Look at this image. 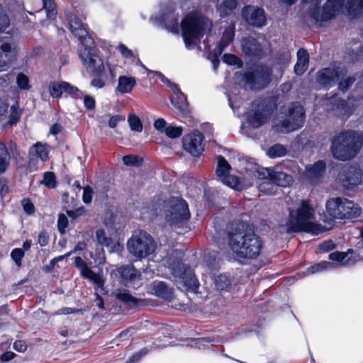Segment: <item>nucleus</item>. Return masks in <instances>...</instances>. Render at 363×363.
Returning a JSON list of instances; mask_svg holds the SVG:
<instances>
[{"label": "nucleus", "instance_id": "nucleus-1", "mask_svg": "<svg viewBox=\"0 0 363 363\" xmlns=\"http://www.w3.org/2000/svg\"><path fill=\"white\" fill-rule=\"evenodd\" d=\"M243 224H236L228 233V245L238 258L255 259L262 249V241L253 231L247 230Z\"/></svg>", "mask_w": 363, "mask_h": 363}, {"label": "nucleus", "instance_id": "nucleus-2", "mask_svg": "<svg viewBox=\"0 0 363 363\" xmlns=\"http://www.w3.org/2000/svg\"><path fill=\"white\" fill-rule=\"evenodd\" d=\"M315 211L309 200H301L296 209H289V216L286 223L288 233L306 232L316 235L326 230L325 227L318 223L315 219Z\"/></svg>", "mask_w": 363, "mask_h": 363}, {"label": "nucleus", "instance_id": "nucleus-3", "mask_svg": "<svg viewBox=\"0 0 363 363\" xmlns=\"http://www.w3.org/2000/svg\"><path fill=\"white\" fill-rule=\"evenodd\" d=\"M212 21L198 11H192L183 18V41L187 48L199 45L212 29Z\"/></svg>", "mask_w": 363, "mask_h": 363}, {"label": "nucleus", "instance_id": "nucleus-4", "mask_svg": "<svg viewBox=\"0 0 363 363\" xmlns=\"http://www.w3.org/2000/svg\"><path fill=\"white\" fill-rule=\"evenodd\" d=\"M363 145L362 136L354 131H342L332 140L331 151L339 160L354 157Z\"/></svg>", "mask_w": 363, "mask_h": 363}, {"label": "nucleus", "instance_id": "nucleus-5", "mask_svg": "<svg viewBox=\"0 0 363 363\" xmlns=\"http://www.w3.org/2000/svg\"><path fill=\"white\" fill-rule=\"evenodd\" d=\"M279 97V95L272 96L253 101L246 112V121L249 125L258 128L269 122L277 108Z\"/></svg>", "mask_w": 363, "mask_h": 363}, {"label": "nucleus", "instance_id": "nucleus-6", "mask_svg": "<svg viewBox=\"0 0 363 363\" xmlns=\"http://www.w3.org/2000/svg\"><path fill=\"white\" fill-rule=\"evenodd\" d=\"M157 248L154 238L145 230H134L127 242V250L134 257L142 259L152 254Z\"/></svg>", "mask_w": 363, "mask_h": 363}, {"label": "nucleus", "instance_id": "nucleus-7", "mask_svg": "<svg viewBox=\"0 0 363 363\" xmlns=\"http://www.w3.org/2000/svg\"><path fill=\"white\" fill-rule=\"evenodd\" d=\"M281 120L277 125L281 130L292 132L303 127L306 114L303 106L299 102H291L280 108Z\"/></svg>", "mask_w": 363, "mask_h": 363}, {"label": "nucleus", "instance_id": "nucleus-8", "mask_svg": "<svg viewBox=\"0 0 363 363\" xmlns=\"http://www.w3.org/2000/svg\"><path fill=\"white\" fill-rule=\"evenodd\" d=\"M325 206L328 214L334 219H353L362 213V209L357 203L345 197L330 198L327 201Z\"/></svg>", "mask_w": 363, "mask_h": 363}, {"label": "nucleus", "instance_id": "nucleus-9", "mask_svg": "<svg viewBox=\"0 0 363 363\" xmlns=\"http://www.w3.org/2000/svg\"><path fill=\"white\" fill-rule=\"evenodd\" d=\"M98 49L95 45L87 46L83 45L79 52V55L84 65L88 66L96 78H94L91 84L96 89L104 87L105 83L100 77L105 73V67L102 59L97 54Z\"/></svg>", "mask_w": 363, "mask_h": 363}, {"label": "nucleus", "instance_id": "nucleus-10", "mask_svg": "<svg viewBox=\"0 0 363 363\" xmlns=\"http://www.w3.org/2000/svg\"><path fill=\"white\" fill-rule=\"evenodd\" d=\"M272 69L264 64L253 66L242 74V81L254 89L262 90L267 87L272 81Z\"/></svg>", "mask_w": 363, "mask_h": 363}, {"label": "nucleus", "instance_id": "nucleus-11", "mask_svg": "<svg viewBox=\"0 0 363 363\" xmlns=\"http://www.w3.org/2000/svg\"><path fill=\"white\" fill-rule=\"evenodd\" d=\"M176 10L175 4L168 2L162 7L160 13L155 16V21L169 32L179 34L182 28V22H179V16Z\"/></svg>", "mask_w": 363, "mask_h": 363}, {"label": "nucleus", "instance_id": "nucleus-12", "mask_svg": "<svg viewBox=\"0 0 363 363\" xmlns=\"http://www.w3.org/2000/svg\"><path fill=\"white\" fill-rule=\"evenodd\" d=\"M347 69L345 67L337 65L335 62L330 67H324L316 73V82L322 87L329 89L337 84V82L345 77Z\"/></svg>", "mask_w": 363, "mask_h": 363}, {"label": "nucleus", "instance_id": "nucleus-13", "mask_svg": "<svg viewBox=\"0 0 363 363\" xmlns=\"http://www.w3.org/2000/svg\"><path fill=\"white\" fill-rule=\"evenodd\" d=\"M163 213L165 220L170 225H177L182 221V201L179 198H171L163 201Z\"/></svg>", "mask_w": 363, "mask_h": 363}, {"label": "nucleus", "instance_id": "nucleus-14", "mask_svg": "<svg viewBox=\"0 0 363 363\" xmlns=\"http://www.w3.org/2000/svg\"><path fill=\"white\" fill-rule=\"evenodd\" d=\"M241 50L245 57L250 60L259 61L264 56V50L257 39L247 36L242 38Z\"/></svg>", "mask_w": 363, "mask_h": 363}, {"label": "nucleus", "instance_id": "nucleus-15", "mask_svg": "<svg viewBox=\"0 0 363 363\" xmlns=\"http://www.w3.org/2000/svg\"><path fill=\"white\" fill-rule=\"evenodd\" d=\"M348 101H345L335 94L330 99L326 101V109L328 112H332L337 117L348 118L353 112V108L350 105V96H347Z\"/></svg>", "mask_w": 363, "mask_h": 363}, {"label": "nucleus", "instance_id": "nucleus-16", "mask_svg": "<svg viewBox=\"0 0 363 363\" xmlns=\"http://www.w3.org/2000/svg\"><path fill=\"white\" fill-rule=\"evenodd\" d=\"M203 140L201 133L193 131L183 138V147L193 157H199L204 151Z\"/></svg>", "mask_w": 363, "mask_h": 363}, {"label": "nucleus", "instance_id": "nucleus-17", "mask_svg": "<svg viewBox=\"0 0 363 363\" xmlns=\"http://www.w3.org/2000/svg\"><path fill=\"white\" fill-rule=\"evenodd\" d=\"M242 16L251 26L262 28L267 24V16L262 8L246 6L242 9Z\"/></svg>", "mask_w": 363, "mask_h": 363}, {"label": "nucleus", "instance_id": "nucleus-18", "mask_svg": "<svg viewBox=\"0 0 363 363\" xmlns=\"http://www.w3.org/2000/svg\"><path fill=\"white\" fill-rule=\"evenodd\" d=\"M66 18L71 33L83 44L89 35L87 25L84 23L74 12H66Z\"/></svg>", "mask_w": 363, "mask_h": 363}, {"label": "nucleus", "instance_id": "nucleus-19", "mask_svg": "<svg viewBox=\"0 0 363 363\" xmlns=\"http://www.w3.org/2000/svg\"><path fill=\"white\" fill-rule=\"evenodd\" d=\"M74 264L79 269L80 274L91 281L96 289L103 288L104 280L102 277L99 274L94 272L80 257H74Z\"/></svg>", "mask_w": 363, "mask_h": 363}, {"label": "nucleus", "instance_id": "nucleus-20", "mask_svg": "<svg viewBox=\"0 0 363 363\" xmlns=\"http://www.w3.org/2000/svg\"><path fill=\"white\" fill-rule=\"evenodd\" d=\"M347 255L344 252H340L338 251L332 252L329 255V259L332 261H336L338 264H333L328 261H323L315 265L311 266L308 269L309 274H314L315 272H322L323 270L332 269L337 266H341L342 262L346 258Z\"/></svg>", "mask_w": 363, "mask_h": 363}, {"label": "nucleus", "instance_id": "nucleus-21", "mask_svg": "<svg viewBox=\"0 0 363 363\" xmlns=\"http://www.w3.org/2000/svg\"><path fill=\"white\" fill-rule=\"evenodd\" d=\"M344 177L342 182L343 186L348 189H352L353 187L361 183L362 172L357 166H350L344 171Z\"/></svg>", "mask_w": 363, "mask_h": 363}, {"label": "nucleus", "instance_id": "nucleus-22", "mask_svg": "<svg viewBox=\"0 0 363 363\" xmlns=\"http://www.w3.org/2000/svg\"><path fill=\"white\" fill-rule=\"evenodd\" d=\"M138 62L145 69L147 72V77L150 81H153L155 84H158L161 87L166 86L170 89V91H181L177 84L172 82L167 77H166L162 72L158 71H152L145 67L140 59Z\"/></svg>", "mask_w": 363, "mask_h": 363}, {"label": "nucleus", "instance_id": "nucleus-23", "mask_svg": "<svg viewBox=\"0 0 363 363\" xmlns=\"http://www.w3.org/2000/svg\"><path fill=\"white\" fill-rule=\"evenodd\" d=\"M116 271L124 284L141 280V272L133 264L123 265Z\"/></svg>", "mask_w": 363, "mask_h": 363}, {"label": "nucleus", "instance_id": "nucleus-24", "mask_svg": "<svg viewBox=\"0 0 363 363\" xmlns=\"http://www.w3.org/2000/svg\"><path fill=\"white\" fill-rule=\"evenodd\" d=\"M241 174H246L252 178L262 179L266 177L267 169L259 167L257 164L249 161L240 162Z\"/></svg>", "mask_w": 363, "mask_h": 363}, {"label": "nucleus", "instance_id": "nucleus-25", "mask_svg": "<svg viewBox=\"0 0 363 363\" xmlns=\"http://www.w3.org/2000/svg\"><path fill=\"white\" fill-rule=\"evenodd\" d=\"M199 280L189 267H186L183 264V287L187 292L196 294L199 289Z\"/></svg>", "mask_w": 363, "mask_h": 363}, {"label": "nucleus", "instance_id": "nucleus-26", "mask_svg": "<svg viewBox=\"0 0 363 363\" xmlns=\"http://www.w3.org/2000/svg\"><path fill=\"white\" fill-rule=\"evenodd\" d=\"M344 0H328L322 9V21L333 19L343 7Z\"/></svg>", "mask_w": 363, "mask_h": 363}, {"label": "nucleus", "instance_id": "nucleus-27", "mask_svg": "<svg viewBox=\"0 0 363 363\" xmlns=\"http://www.w3.org/2000/svg\"><path fill=\"white\" fill-rule=\"evenodd\" d=\"M213 284L218 291L230 292L236 284L234 277L227 273L220 274L214 277Z\"/></svg>", "mask_w": 363, "mask_h": 363}, {"label": "nucleus", "instance_id": "nucleus-28", "mask_svg": "<svg viewBox=\"0 0 363 363\" xmlns=\"http://www.w3.org/2000/svg\"><path fill=\"white\" fill-rule=\"evenodd\" d=\"M326 170V163L323 160H318L313 164L306 167V176L312 182H318L321 179Z\"/></svg>", "mask_w": 363, "mask_h": 363}, {"label": "nucleus", "instance_id": "nucleus-29", "mask_svg": "<svg viewBox=\"0 0 363 363\" xmlns=\"http://www.w3.org/2000/svg\"><path fill=\"white\" fill-rule=\"evenodd\" d=\"M48 157V152L45 145L37 143L29 151V165L35 166L39 160L45 162Z\"/></svg>", "mask_w": 363, "mask_h": 363}, {"label": "nucleus", "instance_id": "nucleus-30", "mask_svg": "<svg viewBox=\"0 0 363 363\" xmlns=\"http://www.w3.org/2000/svg\"><path fill=\"white\" fill-rule=\"evenodd\" d=\"M151 293L161 298L171 300L174 296V289L161 281H154L150 285Z\"/></svg>", "mask_w": 363, "mask_h": 363}, {"label": "nucleus", "instance_id": "nucleus-31", "mask_svg": "<svg viewBox=\"0 0 363 363\" xmlns=\"http://www.w3.org/2000/svg\"><path fill=\"white\" fill-rule=\"evenodd\" d=\"M269 177L274 182L277 187H286L289 186L293 179L292 177L283 172H275L269 169H267V173L264 178Z\"/></svg>", "mask_w": 363, "mask_h": 363}, {"label": "nucleus", "instance_id": "nucleus-32", "mask_svg": "<svg viewBox=\"0 0 363 363\" xmlns=\"http://www.w3.org/2000/svg\"><path fill=\"white\" fill-rule=\"evenodd\" d=\"M238 2L237 0H221L217 4L216 9L220 18H225L231 15L237 8Z\"/></svg>", "mask_w": 363, "mask_h": 363}, {"label": "nucleus", "instance_id": "nucleus-33", "mask_svg": "<svg viewBox=\"0 0 363 363\" xmlns=\"http://www.w3.org/2000/svg\"><path fill=\"white\" fill-rule=\"evenodd\" d=\"M216 159L218 167L216 170V174L220 179H222L224 177L230 174L231 167L223 156L218 155Z\"/></svg>", "mask_w": 363, "mask_h": 363}, {"label": "nucleus", "instance_id": "nucleus-34", "mask_svg": "<svg viewBox=\"0 0 363 363\" xmlns=\"http://www.w3.org/2000/svg\"><path fill=\"white\" fill-rule=\"evenodd\" d=\"M264 179L265 180L260 182L257 186L259 191L266 195L276 194L279 190L277 185L269 177Z\"/></svg>", "mask_w": 363, "mask_h": 363}, {"label": "nucleus", "instance_id": "nucleus-35", "mask_svg": "<svg viewBox=\"0 0 363 363\" xmlns=\"http://www.w3.org/2000/svg\"><path fill=\"white\" fill-rule=\"evenodd\" d=\"M135 85V77L122 75L118 77L116 91H132Z\"/></svg>", "mask_w": 363, "mask_h": 363}, {"label": "nucleus", "instance_id": "nucleus-36", "mask_svg": "<svg viewBox=\"0 0 363 363\" xmlns=\"http://www.w3.org/2000/svg\"><path fill=\"white\" fill-rule=\"evenodd\" d=\"M218 252H208L204 255V263L210 271H214L219 268Z\"/></svg>", "mask_w": 363, "mask_h": 363}, {"label": "nucleus", "instance_id": "nucleus-37", "mask_svg": "<svg viewBox=\"0 0 363 363\" xmlns=\"http://www.w3.org/2000/svg\"><path fill=\"white\" fill-rule=\"evenodd\" d=\"M10 155L4 143L0 142V174L4 173L9 167Z\"/></svg>", "mask_w": 363, "mask_h": 363}, {"label": "nucleus", "instance_id": "nucleus-38", "mask_svg": "<svg viewBox=\"0 0 363 363\" xmlns=\"http://www.w3.org/2000/svg\"><path fill=\"white\" fill-rule=\"evenodd\" d=\"M116 298L128 306L136 305L139 299L133 297L127 290H118L114 294Z\"/></svg>", "mask_w": 363, "mask_h": 363}, {"label": "nucleus", "instance_id": "nucleus-39", "mask_svg": "<svg viewBox=\"0 0 363 363\" xmlns=\"http://www.w3.org/2000/svg\"><path fill=\"white\" fill-rule=\"evenodd\" d=\"M346 8L349 15L357 16L362 13L363 0H349Z\"/></svg>", "mask_w": 363, "mask_h": 363}, {"label": "nucleus", "instance_id": "nucleus-40", "mask_svg": "<svg viewBox=\"0 0 363 363\" xmlns=\"http://www.w3.org/2000/svg\"><path fill=\"white\" fill-rule=\"evenodd\" d=\"M48 91H79V89L68 82L59 81L50 82L48 86Z\"/></svg>", "mask_w": 363, "mask_h": 363}, {"label": "nucleus", "instance_id": "nucleus-41", "mask_svg": "<svg viewBox=\"0 0 363 363\" xmlns=\"http://www.w3.org/2000/svg\"><path fill=\"white\" fill-rule=\"evenodd\" d=\"M245 94V92H242V94L241 92H230L228 94L229 106L233 111L238 109L242 105Z\"/></svg>", "mask_w": 363, "mask_h": 363}, {"label": "nucleus", "instance_id": "nucleus-42", "mask_svg": "<svg viewBox=\"0 0 363 363\" xmlns=\"http://www.w3.org/2000/svg\"><path fill=\"white\" fill-rule=\"evenodd\" d=\"M43 9L46 11L47 18L50 20H55L57 17V5L55 0H42Z\"/></svg>", "mask_w": 363, "mask_h": 363}, {"label": "nucleus", "instance_id": "nucleus-43", "mask_svg": "<svg viewBox=\"0 0 363 363\" xmlns=\"http://www.w3.org/2000/svg\"><path fill=\"white\" fill-rule=\"evenodd\" d=\"M286 148L281 144H275L270 147L267 151V155L270 158H277L286 155Z\"/></svg>", "mask_w": 363, "mask_h": 363}, {"label": "nucleus", "instance_id": "nucleus-44", "mask_svg": "<svg viewBox=\"0 0 363 363\" xmlns=\"http://www.w3.org/2000/svg\"><path fill=\"white\" fill-rule=\"evenodd\" d=\"M168 267L172 274L176 278H182V267L179 259H176L174 257H169L168 258Z\"/></svg>", "mask_w": 363, "mask_h": 363}, {"label": "nucleus", "instance_id": "nucleus-45", "mask_svg": "<svg viewBox=\"0 0 363 363\" xmlns=\"http://www.w3.org/2000/svg\"><path fill=\"white\" fill-rule=\"evenodd\" d=\"M223 62L230 66H235L237 68L243 67L242 60L237 55L231 53H225L223 56Z\"/></svg>", "mask_w": 363, "mask_h": 363}, {"label": "nucleus", "instance_id": "nucleus-46", "mask_svg": "<svg viewBox=\"0 0 363 363\" xmlns=\"http://www.w3.org/2000/svg\"><path fill=\"white\" fill-rule=\"evenodd\" d=\"M357 74L349 76L346 78H341L338 82V91H347L357 81Z\"/></svg>", "mask_w": 363, "mask_h": 363}, {"label": "nucleus", "instance_id": "nucleus-47", "mask_svg": "<svg viewBox=\"0 0 363 363\" xmlns=\"http://www.w3.org/2000/svg\"><path fill=\"white\" fill-rule=\"evenodd\" d=\"M97 242L102 247H109L112 243V239L108 237L104 229H99L96 232Z\"/></svg>", "mask_w": 363, "mask_h": 363}, {"label": "nucleus", "instance_id": "nucleus-48", "mask_svg": "<svg viewBox=\"0 0 363 363\" xmlns=\"http://www.w3.org/2000/svg\"><path fill=\"white\" fill-rule=\"evenodd\" d=\"M191 214L189 210L187 202L183 199V233H186L191 230V227L188 224V220L190 218Z\"/></svg>", "mask_w": 363, "mask_h": 363}, {"label": "nucleus", "instance_id": "nucleus-49", "mask_svg": "<svg viewBox=\"0 0 363 363\" xmlns=\"http://www.w3.org/2000/svg\"><path fill=\"white\" fill-rule=\"evenodd\" d=\"M128 122L132 130L137 132H141L143 130V123L137 116L130 114L128 118Z\"/></svg>", "mask_w": 363, "mask_h": 363}, {"label": "nucleus", "instance_id": "nucleus-50", "mask_svg": "<svg viewBox=\"0 0 363 363\" xmlns=\"http://www.w3.org/2000/svg\"><path fill=\"white\" fill-rule=\"evenodd\" d=\"M183 99L185 101L186 108H183V123L189 122V126H193L196 123V121L191 114V111L188 108L189 104L186 101V98L183 94Z\"/></svg>", "mask_w": 363, "mask_h": 363}, {"label": "nucleus", "instance_id": "nucleus-51", "mask_svg": "<svg viewBox=\"0 0 363 363\" xmlns=\"http://www.w3.org/2000/svg\"><path fill=\"white\" fill-rule=\"evenodd\" d=\"M9 18L0 4V33H3L9 26Z\"/></svg>", "mask_w": 363, "mask_h": 363}, {"label": "nucleus", "instance_id": "nucleus-52", "mask_svg": "<svg viewBox=\"0 0 363 363\" xmlns=\"http://www.w3.org/2000/svg\"><path fill=\"white\" fill-rule=\"evenodd\" d=\"M55 179V174L53 172H47L44 174L43 179L40 183L49 188H55L57 183Z\"/></svg>", "mask_w": 363, "mask_h": 363}, {"label": "nucleus", "instance_id": "nucleus-53", "mask_svg": "<svg viewBox=\"0 0 363 363\" xmlns=\"http://www.w3.org/2000/svg\"><path fill=\"white\" fill-rule=\"evenodd\" d=\"M16 83L20 89L27 90L30 89L29 78L22 72L18 74L16 77Z\"/></svg>", "mask_w": 363, "mask_h": 363}, {"label": "nucleus", "instance_id": "nucleus-54", "mask_svg": "<svg viewBox=\"0 0 363 363\" xmlns=\"http://www.w3.org/2000/svg\"><path fill=\"white\" fill-rule=\"evenodd\" d=\"M117 49L121 52L123 57L132 60V61L135 60L136 57L135 55L125 45L120 43L117 47Z\"/></svg>", "mask_w": 363, "mask_h": 363}, {"label": "nucleus", "instance_id": "nucleus-55", "mask_svg": "<svg viewBox=\"0 0 363 363\" xmlns=\"http://www.w3.org/2000/svg\"><path fill=\"white\" fill-rule=\"evenodd\" d=\"M235 31L233 29L227 28L223 33V35L219 41L225 43V45H229L234 40Z\"/></svg>", "mask_w": 363, "mask_h": 363}, {"label": "nucleus", "instance_id": "nucleus-56", "mask_svg": "<svg viewBox=\"0 0 363 363\" xmlns=\"http://www.w3.org/2000/svg\"><path fill=\"white\" fill-rule=\"evenodd\" d=\"M165 135L170 138H177L182 135V129L179 127L169 125L165 128Z\"/></svg>", "mask_w": 363, "mask_h": 363}, {"label": "nucleus", "instance_id": "nucleus-57", "mask_svg": "<svg viewBox=\"0 0 363 363\" xmlns=\"http://www.w3.org/2000/svg\"><path fill=\"white\" fill-rule=\"evenodd\" d=\"M220 180L223 184L233 189H237L239 184L238 178L235 176H232L230 174L227 175L226 177H224V178H223Z\"/></svg>", "mask_w": 363, "mask_h": 363}, {"label": "nucleus", "instance_id": "nucleus-58", "mask_svg": "<svg viewBox=\"0 0 363 363\" xmlns=\"http://www.w3.org/2000/svg\"><path fill=\"white\" fill-rule=\"evenodd\" d=\"M11 114L9 116V120L5 124V126L10 125L11 126L13 124H15L18 122L20 117V112L16 108L14 105H12L11 107Z\"/></svg>", "mask_w": 363, "mask_h": 363}, {"label": "nucleus", "instance_id": "nucleus-59", "mask_svg": "<svg viewBox=\"0 0 363 363\" xmlns=\"http://www.w3.org/2000/svg\"><path fill=\"white\" fill-rule=\"evenodd\" d=\"M123 163L128 166L139 167L142 164V160H139L137 157L128 155L123 157Z\"/></svg>", "mask_w": 363, "mask_h": 363}, {"label": "nucleus", "instance_id": "nucleus-60", "mask_svg": "<svg viewBox=\"0 0 363 363\" xmlns=\"http://www.w3.org/2000/svg\"><path fill=\"white\" fill-rule=\"evenodd\" d=\"M205 201L209 206H215L216 201L218 198L217 194L210 190L205 191L204 193Z\"/></svg>", "mask_w": 363, "mask_h": 363}, {"label": "nucleus", "instance_id": "nucleus-61", "mask_svg": "<svg viewBox=\"0 0 363 363\" xmlns=\"http://www.w3.org/2000/svg\"><path fill=\"white\" fill-rule=\"evenodd\" d=\"M24 254L23 250L21 248L14 249L11 252V256L18 267L21 265V259L23 257Z\"/></svg>", "mask_w": 363, "mask_h": 363}, {"label": "nucleus", "instance_id": "nucleus-62", "mask_svg": "<svg viewBox=\"0 0 363 363\" xmlns=\"http://www.w3.org/2000/svg\"><path fill=\"white\" fill-rule=\"evenodd\" d=\"M297 61H299L305 65L309 63V54L304 48H300L297 51Z\"/></svg>", "mask_w": 363, "mask_h": 363}, {"label": "nucleus", "instance_id": "nucleus-63", "mask_svg": "<svg viewBox=\"0 0 363 363\" xmlns=\"http://www.w3.org/2000/svg\"><path fill=\"white\" fill-rule=\"evenodd\" d=\"M310 17L313 19L316 23L323 21H322V11L318 6H314L309 11Z\"/></svg>", "mask_w": 363, "mask_h": 363}, {"label": "nucleus", "instance_id": "nucleus-64", "mask_svg": "<svg viewBox=\"0 0 363 363\" xmlns=\"http://www.w3.org/2000/svg\"><path fill=\"white\" fill-rule=\"evenodd\" d=\"M182 92H174L170 97L171 104L172 107L179 111H182V106L180 103V94Z\"/></svg>", "mask_w": 363, "mask_h": 363}]
</instances>
